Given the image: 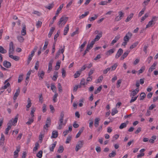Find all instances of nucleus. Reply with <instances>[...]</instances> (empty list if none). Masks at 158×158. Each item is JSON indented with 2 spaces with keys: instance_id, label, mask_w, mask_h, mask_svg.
<instances>
[{
  "instance_id": "36",
  "label": "nucleus",
  "mask_w": 158,
  "mask_h": 158,
  "mask_svg": "<svg viewBox=\"0 0 158 158\" xmlns=\"http://www.w3.org/2000/svg\"><path fill=\"white\" fill-rule=\"evenodd\" d=\"M54 6V4H53V3H52L51 4H49L48 6H45V7L46 8H47L48 9L50 10Z\"/></svg>"
},
{
  "instance_id": "23",
  "label": "nucleus",
  "mask_w": 158,
  "mask_h": 158,
  "mask_svg": "<svg viewBox=\"0 0 158 158\" xmlns=\"http://www.w3.org/2000/svg\"><path fill=\"white\" fill-rule=\"evenodd\" d=\"M69 25L67 24L66 27H64V35H67L68 32L69 31Z\"/></svg>"
},
{
  "instance_id": "38",
  "label": "nucleus",
  "mask_w": 158,
  "mask_h": 158,
  "mask_svg": "<svg viewBox=\"0 0 158 158\" xmlns=\"http://www.w3.org/2000/svg\"><path fill=\"white\" fill-rule=\"evenodd\" d=\"M0 52L2 54H5L7 52V51L4 49L2 47L0 46Z\"/></svg>"
},
{
  "instance_id": "16",
  "label": "nucleus",
  "mask_w": 158,
  "mask_h": 158,
  "mask_svg": "<svg viewBox=\"0 0 158 158\" xmlns=\"http://www.w3.org/2000/svg\"><path fill=\"white\" fill-rule=\"evenodd\" d=\"M53 62V60H51L48 64V69L47 71L48 73H49L50 71L52 70V64Z\"/></svg>"
},
{
  "instance_id": "15",
  "label": "nucleus",
  "mask_w": 158,
  "mask_h": 158,
  "mask_svg": "<svg viewBox=\"0 0 158 158\" xmlns=\"http://www.w3.org/2000/svg\"><path fill=\"white\" fill-rule=\"evenodd\" d=\"M102 33L101 32H99L98 34L96 36L95 38L93 40L94 42H95L98 41L100 39V38L102 36Z\"/></svg>"
},
{
  "instance_id": "44",
  "label": "nucleus",
  "mask_w": 158,
  "mask_h": 158,
  "mask_svg": "<svg viewBox=\"0 0 158 158\" xmlns=\"http://www.w3.org/2000/svg\"><path fill=\"white\" fill-rule=\"evenodd\" d=\"M139 44V42H136L134 43H133L131 45L130 47V49H132L135 48Z\"/></svg>"
},
{
  "instance_id": "26",
  "label": "nucleus",
  "mask_w": 158,
  "mask_h": 158,
  "mask_svg": "<svg viewBox=\"0 0 158 158\" xmlns=\"http://www.w3.org/2000/svg\"><path fill=\"white\" fill-rule=\"evenodd\" d=\"M5 140V137L3 134H1V137L0 139V145H2L3 144Z\"/></svg>"
},
{
  "instance_id": "18",
  "label": "nucleus",
  "mask_w": 158,
  "mask_h": 158,
  "mask_svg": "<svg viewBox=\"0 0 158 158\" xmlns=\"http://www.w3.org/2000/svg\"><path fill=\"white\" fill-rule=\"evenodd\" d=\"M130 52V51L129 50H127L123 54V55L120 58V60H123L125 58H126L128 54Z\"/></svg>"
},
{
  "instance_id": "41",
  "label": "nucleus",
  "mask_w": 158,
  "mask_h": 158,
  "mask_svg": "<svg viewBox=\"0 0 158 158\" xmlns=\"http://www.w3.org/2000/svg\"><path fill=\"white\" fill-rule=\"evenodd\" d=\"M51 88L52 90L53 91V92H55V93L56 92V88L54 84H52L51 86Z\"/></svg>"
},
{
  "instance_id": "57",
  "label": "nucleus",
  "mask_w": 158,
  "mask_h": 158,
  "mask_svg": "<svg viewBox=\"0 0 158 158\" xmlns=\"http://www.w3.org/2000/svg\"><path fill=\"white\" fill-rule=\"evenodd\" d=\"M127 124L125 123H123L121 124L119 127V128L120 129H122L126 127Z\"/></svg>"
},
{
  "instance_id": "11",
  "label": "nucleus",
  "mask_w": 158,
  "mask_h": 158,
  "mask_svg": "<svg viewBox=\"0 0 158 158\" xmlns=\"http://www.w3.org/2000/svg\"><path fill=\"white\" fill-rule=\"evenodd\" d=\"M45 74V73L43 71H39L38 73V76L40 80H42L43 79Z\"/></svg>"
},
{
  "instance_id": "25",
  "label": "nucleus",
  "mask_w": 158,
  "mask_h": 158,
  "mask_svg": "<svg viewBox=\"0 0 158 158\" xmlns=\"http://www.w3.org/2000/svg\"><path fill=\"white\" fill-rule=\"evenodd\" d=\"M57 143L56 141H55L54 143L52 144L49 147V149L51 151L53 152L54 150V149L55 148L56 144Z\"/></svg>"
},
{
  "instance_id": "60",
  "label": "nucleus",
  "mask_w": 158,
  "mask_h": 158,
  "mask_svg": "<svg viewBox=\"0 0 158 158\" xmlns=\"http://www.w3.org/2000/svg\"><path fill=\"white\" fill-rule=\"evenodd\" d=\"M81 74V73L79 71H77L74 74V76L75 78L78 77Z\"/></svg>"
},
{
  "instance_id": "62",
  "label": "nucleus",
  "mask_w": 158,
  "mask_h": 158,
  "mask_svg": "<svg viewBox=\"0 0 158 158\" xmlns=\"http://www.w3.org/2000/svg\"><path fill=\"white\" fill-rule=\"evenodd\" d=\"M131 98L130 101V103H132L134 102L137 99L138 96L134 97L133 96H131Z\"/></svg>"
},
{
  "instance_id": "49",
  "label": "nucleus",
  "mask_w": 158,
  "mask_h": 158,
  "mask_svg": "<svg viewBox=\"0 0 158 158\" xmlns=\"http://www.w3.org/2000/svg\"><path fill=\"white\" fill-rule=\"evenodd\" d=\"M145 10V8H143L142 10L138 14V17H141L144 13V11Z\"/></svg>"
},
{
  "instance_id": "6",
  "label": "nucleus",
  "mask_w": 158,
  "mask_h": 158,
  "mask_svg": "<svg viewBox=\"0 0 158 158\" xmlns=\"http://www.w3.org/2000/svg\"><path fill=\"white\" fill-rule=\"evenodd\" d=\"M84 144V142L83 140H80L78 141L76 146V151H78L83 147Z\"/></svg>"
},
{
  "instance_id": "46",
  "label": "nucleus",
  "mask_w": 158,
  "mask_h": 158,
  "mask_svg": "<svg viewBox=\"0 0 158 158\" xmlns=\"http://www.w3.org/2000/svg\"><path fill=\"white\" fill-rule=\"evenodd\" d=\"M146 94L142 92L141 93L140 95V100H143L146 96Z\"/></svg>"
},
{
  "instance_id": "22",
  "label": "nucleus",
  "mask_w": 158,
  "mask_h": 158,
  "mask_svg": "<svg viewBox=\"0 0 158 158\" xmlns=\"http://www.w3.org/2000/svg\"><path fill=\"white\" fill-rule=\"evenodd\" d=\"M100 120V118H95L94 120V126L96 127H97L99 125V122Z\"/></svg>"
},
{
  "instance_id": "21",
  "label": "nucleus",
  "mask_w": 158,
  "mask_h": 158,
  "mask_svg": "<svg viewBox=\"0 0 158 158\" xmlns=\"http://www.w3.org/2000/svg\"><path fill=\"white\" fill-rule=\"evenodd\" d=\"M114 49H111L106 53V55L107 56H110L111 54L113 53L114 52Z\"/></svg>"
},
{
  "instance_id": "39",
  "label": "nucleus",
  "mask_w": 158,
  "mask_h": 158,
  "mask_svg": "<svg viewBox=\"0 0 158 158\" xmlns=\"http://www.w3.org/2000/svg\"><path fill=\"white\" fill-rule=\"evenodd\" d=\"M98 16V14H95L94 16L92 17L91 18H89V20L90 21H93L94 20L96 19L97 18Z\"/></svg>"
},
{
  "instance_id": "54",
  "label": "nucleus",
  "mask_w": 158,
  "mask_h": 158,
  "mask_svg": "<svg viewBox=\"0 0 158 158\" xmlns=\"http://www.w3.org/2000/svg\"><path fill=\"white\" fill-rule=\"evenodd\" d=\"M102 86H99L98 88H97V90H96L95 91H94V94H97V93H99L101 89H102Z\"/></svg>"
},
{
  "instance_id": "35",
  "label": "nucleus",
  "mask_w": 158,
  "mask_h": 158,
  "mask_svg": "<svg viewBox=\"0 0 158 158\" xmlns=\"http://www.w3.org/2000/svg\"><path fill=\"white\" fill-rule=\"evenodd\" d=\"M26 34V27L24 26L21 31V34L22 35H25Z\"/></svg>"
},
{
  "instance_id": "64",
  "label": "nucleus",
  "mask_w": 158,
  "mask_h": 158,
  "mask_svg": "<svg viewBox=\"0 0 158 158\" xmlns=\"http://www.w3.org/2000/svg\"><path fill=\"white\" fill-rule=\"evenodd\" d=\"M49 107H50V109L51 112L52 113H53L54 112L55 110V109H54V107L52 105H50L49 106Z\"/></svg>"
},
{
  "instance_id": "12",
  "label": "nucleus",
  "mask_w": 158,
  "mask_h": 158,
  "mask_svg": "<svg viewBox=\"0 0 158 158\" xmlns=\"http://www.w3.org/2000/svg\"><path fill=\"white\" fill-rule=\"evenodd\" d=\"M157 62H154L152 65L149 69L148 71L149 73H151L152 71L155 69L156 66L157 65Z\"/></svg>"
},
{
  "instance_id": "34",
  "label": "nucleus",
  "mask_w": 158,
  "mask_h": 158,
  "mask_svg": "<svg viewBox=\"0 0 158 158\" xmlns=\"http://www.w3.org/2000/svg\"><path fill=\"white\" fill-rule=\"evenodd\" d=\"M44 136V134L42 133H40L39 136V139L40 143L42 142L43 138Z\"/></svg>"
},
{
  "instance_id": "24",
  "label": "nucleus",
  "mask_w": 158,
  "mask_h": 158,
  "mask_svg": "<svg viewBox=\"0 0 158 158\" xmlns=\"http://www.w3.org/2000/svg\"><path fill=\"white\" fill-rule=\"evenodd\" d=\"M58 136V132L56 131H54L52 132L51 138H55L57 137Z\"/></svg>"
},
{
  "instance_id": "3",
  "label": "nucleus",
  "mask_w": 158,
  "mask_h": 158,
  "mask_svg": "<svg viewBox=\"0 0 158 158\" xmlns=\"http://www.w3.org/2000/svg\"><path fill=\"white\" fill-rule=\"evenodd\" d=\"M64 115V113L62 112H61L59 122L58 123L59 126L57 127V129H61L62 128V126H64L66 124V123H63Z\"/></svg>"
},
{
  "instance_id": "9",
  "label": "nucleus",
  "mask_w": 158,
  "mask_h": 158,
  "mask_svg": "<svg viewBox=\"0 0 158 158\" xmlns=\"http://www.w3.org/2000/svg\"><path fill=\"white\" fill-rule=\"evenodd\" d=\"M51 124V119L50 118H48L46 121L45 125L44 126V129L47 130L48 128L49 127Z\"/></svg>"
},
{
  "instance_id": "33",
  "label": "nucleus",
  "mask_w": 158,
  "mask_h": 158,
  "mask_svg": "<svg viewBox=\"0 0 158 158\" xmlns=\"http://www.w3.org/2000/svg\"><path fill=\"white\" fill-rule=\"evenodd\" d=\"M55 29V28L54 27H52L51 28L50 31L48 35V36L49 38L51 37Z\"/></svg>"
},
{
  "instance_id": "17",
  "label": "nucleus",
  "mask_w": 158,
  "mask_h": 158,
  "mask_svg": "<svg viewBox=\"0 0 158 158\" xmlns=\"http://www.w3.org/2000/svg\"><path fill=\"white\" fill-rule=\"evenodd\" d=\"M3 66L7 68H9L11 66V64L9 62L6 60H5L3 62Z\"/></svg>"
},
{
  "instance_id": "13",
  "label": "nucleus",
  "mask_w": 158,
  "mask_h": 158,
  "mask_svg": "<svg viewBox=\"0 0 158 158\" xmlns=\"http://www.w3.org/2000/svg\"><path fill=\"white\" fill-rule=\"evenodd\" d=\"M123 53V49L121 48H119L118 50L115 55V58L116 59H118V58H119L120 56L122 55V54Z\"/></svg>"
},
{
  "instance_id": "14",
  "label": "nucleus",
  "mask_w": 158,
  "mask_h": 158,
  "mask_svg": "<svg viewBox=\"0 0 158 158\" xmlns=\"http://www.w3.org/2000/svg\"><path fill=\"white\" fill-rule=\"evenodd\" d=\"M139 88H137L135 89L132 91L130 94V96H135L139 92Z\"/></svg>"
},
{
  "instance_id": "56",
  "label": "nucleus",
  "mask_w": 158,
  "mask_h": 158,
  "mask_svg": "<svg viewBox=\"0 0 158 158\" xmlns=\"http://www.w3.org/2000/svg\"><path fill=\"white\" fill-rule=\"evenodd\" d=\"M62 77L64 78L66 76V70L64 68H62Z\"/></svg>"
},
{
  "instance_id": "53",
  "label": "nucleus",
  "mask_w": 158,
  "mask_h": 158,
  "mask_svg": "<svg viewBox=\"0 0 158 158\" xmlns=\"http://www.w3.org/2000/svg\"><path fill=\"white\" fill-rule=\"evenodd\" d=\"M33 121L34 120L33 118H29L28 121L26 123V124L28 125H30L33 122Z\"/></svg>"
},
{
  "instance_id": "31",
  "label": "nucleus",
  "mask_w": 158,
  "mask_h": 158,
  "mask_svg": "<svg viewBox=\"0 0 158 158\" xmlns=\"http://www.w3.org/2000/svg\"><path fill=\"white\" fill-rule=\"evenodd\" d=\"M31 101L29 98L27 100V104L26 106V108H29L31 107Z\"/></svg>"
},
{
  "instance_id": "28",
  "label": "nucleus",
  "mask_w": 158,
  "mask_h": 158,
  "mask_svg": "<svg viewBox=\"0 0 158 158\" xmlns=\"http://www.w3.org/2000/svg\"><path fill=\"white\" fill-rule=\"evenodd\" d=\"M31 111L30 113L31 117L30 118H33L34 116V114L35 110V108L34 107H32L31 108Z\"/></svg>"
},
{
  "instance_id": "58",
  "label": "nucleus",
  "mask_w": 158,
  "mask_h": 158,
  "mask_svg": "<svg viewBox=\"0 0 158 158\" xmlns=\"http://www.w3.org/2000/svg\"><path fill=\"white\" fill-rule=\"evenodd\" d=\"M58 77V76L57 75V72L55 73L54 75H53V77L52 78V80L54 81H56Z\"/></svg>"
},
{
  "instance_id": "19",
  "label": "nucleus",
  "mask_w": 158,
  "mask_h": 158,
  "mask_svg": "<svg viewBox=\"0 0 158 158\" xmlns=\"http://www.w3.org/2000/svg\"><path fill=\"white\" fill-rule=\"evenodd\" d=\"M9 57L10 58L16 61L19 60L20 59V57L19 56H13L12 54H10V55H9Z\"/></svg>"
},
{
  "instance_id": "30",
  "label": "nucleus",
  "mask_w": 158,
  "mask_h": 158,
  "mask_svg": "<svg viewBox=\"0 0 158 158\" xmlns=\"http://www.w3.org/2000/svg\"><path fill=\"white\" fill-rule=\"evenodd\" d=\"M94 43L95 42L93 40L89 44H88L87 46V48L89 50L90 49L93 47Z\"/></svg>"
},
{
  "instance_id": "10",
  "label": "nucleus",
  "mask_w": 158,
  "mask_h": 158,
  "mask_svg": "<svg viewBox=\"0 0 158 158\" xmlns=\"http://www.w3.org/2000/svg\"><path fill=\"white\" fill-rule=\"evenodd\" d=\"M20 92V89L19 88H18V89H16V91L15 94L14 96H13V99L14 100V102H15L16 100L17 99V97Z\"/></svg>"
},
{
  "instance_id": "37",
  "label": "nucleus",
  "mask_w": 158,
  "mask_h": 158,
  "mask_svg": "<svg viewBox=\"0 0 158 158\" xmlns=\"http://www.w3.org/2000/svg\"><path fill=\"white\" fill-rule=\"evenodd\" d=\"M87 43L86 41H85L81 45V46L79 47V48L80 49V51L81 52L83 51L84 47L85 46L86 44Z\"/></svg>"
},
{
  "instance_id": "45",
  "label": "nucleus",
  "mask_w": 158,
  "mask_h": 158,
  "mask_svg": "<svg viewBox=\"0 0 158 158\" xmlns=\"http://www.w3.org/2000/svg\"><path fill=\"white\" fill-rule=\"evenodd\" d=\"M43 151H40L37 154L36 156L39 158H41L42 156Z\"/></svg>"
},
{
  "instance_id": "63",
  "label": "nucleus",
  "mask_w": 158,
  "mask_h": 158,
  "mask_svg": "<svg viewBox=\"0 0 158 158\" xmlns=\"http://www.w3.org/2000/svg\"><path fill=\"white\" fill-rule=\"evenodd\" d=\"M42 23L40 21H38L36 23V26L37 28L40 27L42 25Z\"/></svg>"
},
{
  "instance_id": "2",
  "label": "nucleus",
  "mask_w": 158,
  "mask_h": 158,
  "mask_svg": "<svg viewBox=\"0 0 158 158\" xmlns=\"http://www.w3.org/2000/svg\"><path fill=\"white\" fill-rule=\"evenodd\" d=\"M132 36V34L131 33L128 32L123 38V42L122 44V45L125 47Z\"/></svg>"
},
{
  "instance_id": "50",
  "label": "nucleus",
  "mask_w": 158,
  "mask_h": 158,
  "mask_svg": "<svg viewBox=\"0 0 158 158\" xmlns=\"http://www.w3.org/2000/svg\"><path fill=\"white\" fill-rule=\"evenodd\" d=\"M80 84L81 85H87V83L85 82V79L84 78H83L81 80L80 82Z\"/></svg>"
},
{
  "instance_id": "42",
  "label": "nucleus",
  "mask_w": 158,
  "mask_h": 158,
  "mask_svg": "<svg viewBox=\"0 0 158 158\" xmlns=\"http://www.w3.org/2000/svg\"><path fill=\"white\" fill-rule=\"evenodd\" d=\"M118 112V111L117 110V109L115 108H114L112 110L111 112V115L112 116H114Z\"/></svg>"
},
{
  "instance_id": "7",
  "label": "nucleus",
  "mask_w": 158,
  "mask_h": 158,
  "mask_svg": "<svg viewBox=\"0 0 158 158\" xmlns=\"http://www.w3.org/2000/svg\"><path fill=\"white\" fill-rule=\"evenodd\" d=\"M118 15L115 18V21L118 22L120 20L122 19V18L124 16V13L122 11H120L118 12Z\"/></svg>"
},
{
  "instance_id": "43",
  "label": "nucleus",
  "mask_w": 158,
  "mask_h": 158,
  "mask_svg": "<svg viewBox=\"0 0 158 158\" xmlns=\"http://www.w3.org/2000/svg\"><path fill=\"white\" fill-rule=\"evenodd\" d=\"M156 137L155 135H153L152 136V138L149 140V142L150 143H153L154 142V140L156 139Z\"/></svg>"
},
{
  "instance_id": "27",
  "label": "nucleus",
  "mask_w": 158,
  "mask_h": 158,
  "mask_svg": "<svg viewBox=\"0 0 158 158\" xmlns=\"http://www.w3.org/2000/svg\"><path fill=\"white\" fill-rule=\"evenodd\" d=\"M63 6V4H62L60 5L59 7L56 10V15H59V14L60 13V12L61 11L62 9Z\"/></svg>"
},
{
  "instance_id": "1",
  "label": "nucleus",
  "mask_w": 158,
  "mask_h": 158,
  "mask_svg": "<svg viewBox=\"0 0 158 158\" xmlns=\"http://www.w3.org/2000/svg\"><path fill=\"white\" fill-rule=\"evenodd\" d=\"M68 19L67 17L62 16L60 18L57 23V25L60 27H63Z\"/></svg>"
},
{
  "instance_id": "5",
  "label": "nucleus",
  "mask_w": 158,
  "mask_h": 158,
  "mask_svg": "<svg viewBox=\"0 0 158 158\" xmlns=\"http://www.w3.org/2000/svg\"><path fill=\"white\" fill-rule=\"evenodd\" d=\"M157 17L156 16H153L151 21L149 22L148 24L147 25L146 28H148L151 26L152 25L155 24V22L156 21Z\"/></svg>"
},
{
  "instance_id": "32",
  "label": "nucleus",
  "mask_w": 158,
  "mask_h": 158,
  "mask_svg": "<svg viewBox=\"0 0 158 158\" xmlns=\"http://www.w3.org/2000/svg\"><path fill=\"white\" fill-rule=\"evenodd\" d=\"M133 15L134 14L133 13L131 14L129 16H128L127 19L125 20V22H127L130 21L132 18Z\"/></svg>"
},
{
  "instance_id": "51",
  "label": "nucleus",
  "mask_w": 158,
  "mask_h": 158,
  "mask_svg": "<svg viewBox=\"0 0 158 158\" xmlns=\"http://www.w3.org/2000/svg\"><path fill=\"white\" fill-rule=\"evenodd\" d=\"M118 66V64L117 63H115L114 65H112L110 71H112L113 70H114L115 69L117 66Z\"/></svg>"
},
{
  "instance_id": "20",
  "label": "nucleus",
  "mask_w": 158,
  "mask_h": 158,
  "mask_svg": "<svg viewBox=\"0 0 158 158\" xmlns=\"http://www.w3.org/2000/svg\"><path fill=\"white\" fill-rule=\"evenodd\" d=\"M120 38V36L119 35H118L115 37L114 39L112 40L111 41V44L112 45L114 44L115 43H116L117 41H118Z\"/></svg>"
},
{
  "instance_id": "40",
  "label": "nucleus",
  "mask_w": 158,
  "mask_h": 158,
  "mask_svg": "<svg viewBox=\"0 0 158 158\" xmlns=\"http://www.w3.org/2000/svg\"><path fill=\"white\" fill-rule=\"evenodd\" d=\"M11 127L10 125H7V127L6 129L5 132L6 135H8V134L9 131L11 128Z\"/></svg>"
},
{
  "instance_id": "47",
  "label": "nucleus",
  "mask_w": 158,
  "mask_h": 158,
  "mask_svg": "<svg viewBox=\"0 0 158 158\" xmlns=\"http://www.w3.org/2000/svg\"><path fill=\"white\" fill-rule=\"evenodd\" d=\"M23 75L22 74H20L19 76V77H18V83L21 82L23 80Z\"/></svg>"
},
{
  "instance_id": "48",
  "label": "nucleus",
  "mask_w": 158,
  "mask_h": 158,
  "mask_svg": "<svg viewBox=\"0 0 158 158\" xmlns=\"http://www.w3.org/2000/svg\"><path fill=\"white\" fill-rule=\"evenodd\" d=\"M116 155L115 151H112V152L109 154V156L110 158L114 157Z\"/></svg>"
},
{
  "instance_id": "52",
  "label": "nucleus",
  "mask_w": 158,
  "mask_h": 158,
  "mask_svg": "<svg viewBox=\"0 0 158 158\" xmlns=\"http://www.w3.org/2000/svg\"><path fill=\"white\" fill-rule=\"evenodd\" d=\"M89 14V12H85L84 14H82L81 16H80V19H83L86 16Z\"/></svg>"
},
{
  "instance_id": "59",
  "label": "nucleus",
  "mask_w": 158,
  "mask_h": 158,
  "mask_svg": "<svg viewBox=\"0 0 158 158\" xmlns=\"http://www.w3.org/2000/svg\"><path fill=\"white\" fill-rule=\"evenodd\" d=\"M17 38L19 41L20 42H22L24 41V39L21 36H18Z\"/></svg>"
},
{
  "instance_id": "61",
  "label": "nucleus",
  "mask_w": 158,
  "mask_h": 158,
  "mask_svg": "<svg viewBox=\"0 0 158 158\" xmlns=\"http://www.w3.org/2000/svg\"><path fill=\"white\" fill-rule=\"evenodd\" d=\"M48 44V42L47 40L45 41L44 43V45L43 47V50H45L47 48V47Z\"/></svg>"
},
{
  "instance_id": "29",
  "label": "nucleus",
  "mask_w": 158,
  "mask_h": 158,
  "mask_svg": "<svg viewBox=\"0 0 158 158\" xmlns=\"http://www.w3.org/2000/svg\"><path fill=\"white\" fill-rule=\"evenodd\" d=\"M58 96V94L56 92L54 95L53 98H52V101L53 102L55 103L57 101V97Z\"/></svg>"
},
{
  "instance_id": "55",
  "label": "nucleus",
  "mask_w": 158,
  "mask_h": 158,
  "mask_svg": "<svg viewBox=\"0 0 158 158\" xmlns=\"http://www.w3.org/2000/svg\"><path fill=\"white\" fill-rule=\"evenodd\" d=\"M60 34V31H58L56 33L54 37V40H55V42H56L57 40V38L58 37L59 35Z\"/></svg>"
},
{
  "instance_id": "4",
  "label": "nucleus",
  "mask_w": 158,
  "mask_h": 158,
  "mask_svg": "<svg viewBox=\"0 0 158 158\" xmlns=\"http://www.w3.org/2000/svg\"><path fill=\"white\" fill-rule=\"evenodd\" d=\"M18 120V115H17L15 118H12L10 120L8 123L7 125H10L11 127L13 126H15L16 125V124Z\"/></svg>"
},
{
  "instance_id": "8",
  "label": "nucleus",
  "mask_w": 158,
  "mask_h": 158,
  "mask_svg": "<svg viewBox=\"0 0 158 158\" xmlns=\"http://www.w3.org/2000/svg\"><path fill=\"white\" fill-rule=\"evenodd\" d=\"M14 44L12 42H11L9 44V55L12 54L14 53Z\"/></svg>"
}]
</instances>
